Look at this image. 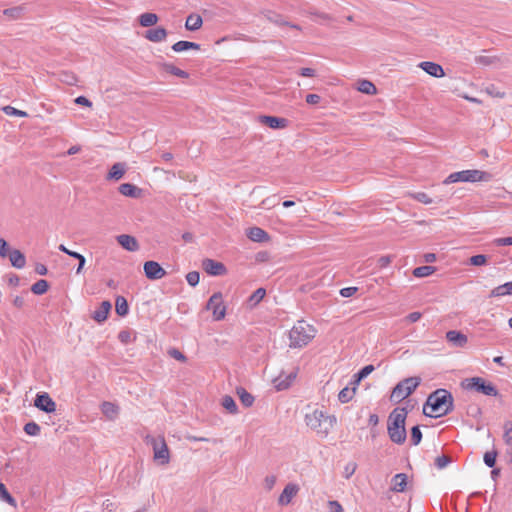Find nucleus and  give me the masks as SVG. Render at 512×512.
Wrapping results in <instances>:
<instances>
[{
	"label": "nucleus",
	"instance_id": "f257e3e1",
	"mask_svg": "<svg viewBox=\"0 0 512 512\" xmlns=\"http://www.w3.org/2000/svg\"><path fill=\"white\" fill-rule=\"evenodd\" d=\"M453 409V397L445 389H438L429 395L423 412L429 417H441L448 414Z\"/></svg>",
	"mask_w": 512,
	"mask_h": 512
},
{
	"label": "nucleus",
	"instance_id": "f03ea898",
	"mask_svg": "<svg viewBox=\"0 0 512 512\" xmlns=\"http://www.w3.org/2000/svg\"><path fill=\"white\" fill-rule=\"evenodd\" d=\"M336 422L337 419L334 415H328L320 409H314L305 414L306 425L322 438L328 436Z\"/></svg>",
	"mask_w": 512,
	"mask_h": 512
},
{
	"label": "nucleus",
	"instance_id": "7ed1b4c3",
	"mask_svg": "<svg viewBox=\"0 0 512 512\" xmlns=\"http://www.w3.org/2000/svg\"><path fill=\"white\" fill-rule=\"evenodd\" d=\"M406 418L407 410L405 408H396L389 415L387 432L391 441L396 444H403L406 441Z\"/></svg>",
	"mask_w": 512,
	"mask_h": 512
},
{
	"label": "nucleus",
	"instance_id": "20e7f679",
	"mask_svg": "<svg viewBox=\"0 0 512 512\" xmlns=\"http://www.w3.org/2000/svg\"><path fill=\"white\" fill-rule=\"evenodd\" d=\"M316 332L313 325L304 320L297 321L289 331V346L291 348L305 347L316 336Z\"/></svg>",
	"mask_w": 512,
	"mask_h": 512
},
{
	"label": "nucleus",
	"instance_id": "39448f33",
	"mask_svg": "<svg viewBox=\"0 0 512 512\" xmlns=\"http://www.w3.org/2000/svg\"><path fill=\"white\" fill-rule=\"evenodd\" d=\"M492 179V175L488 172L472 169L462 170L451 173L445 180L444 184L448 185L456 182H488Z\"/></svg>",
	"mask_w": 512,
	"mask_h": 512
},
{
	"label": "nucleus",
	"instance_id": "423d86ee",
	"mask_svg": "<svg viewBox=\"0 0 512 512\" xmlns=\"http://www.w3.org/2000/svg\"><path fill=\"white\" fill-rule=\"evenodd\" d=\"M421 379L419 377H409L400 381L392 390L390 400L399 403L410 396L416 388L420 385Z\"/></svg>",
	"mask_w": 512,
	"mask_h": 512
},
{
	"label": "nucleus",
	"instance_id": "0eeeda50",
	"mask_svg": "<svg viewBox=\"0 0 512 512\" xmlns=\"http://www.w3.org/2000/svg\"><path fill=\"white\" fill-rule=\"evenodd\" d=\"M149 443L153 448V460L158 465H167L170 462V451L164 437H152Z\"/></svg>",
	"mask_w": 512,
	"mask_h": 512
},
{
	"label": "nucleus",
	"instance_id": "6e6552de",
	"mask_svg": "<svg viewBox=\"0 0 512 512\" xmlns=\"http://www.w3.org/2000/svg\"><path fill=\"white\" fill-rule=\"evenodd\" d=\"M462 386L465 389L476 390L487 396H497L498 394L496 387L492 383L486 382L484 379L480 377L465 379L462 382Z\"/></svg>",
	"mask_w": 512,
	"mask_h": 512
},
{
	"label": "nucleus",
	"instance_id": "1a4fd4ad",
	"mask_svg": "<svg viewBox=\"0 0 512 512\" xmlns=\"http://www.w3.org/2000/svg\"><path fill=\"white\" fill-rule=\"evenodd\" d=\"M206 309L212 311L213 319L220 321L226 316V306L221 292L214 293L206 304Z\"/></svg>",
	"mask_w": 512,
	"mask_h": 512
},
{
	"label": "nucleus",
	"instance_id": "9d476101",
	"mask_svg": "<svg viewBox=\"0 0 512 512\" xmlns=\"http://www.w3.org/2000/svg\"><path fill=\"white\" fill-rule=\"evenodd\" d=\"M300 491V486L297 483L290 482L288 483L282 493L279 495L278 504L280 506H287L291 503L292 499L298 494Z\"/></svg>",
	"mask_w": 512,
	"mask_h": 512
},
{
	"label": "nucleus",
	"instance_id": "9b49d317",
	"mask_svg": "<svg viewBox=\"0 0 512 512\" xmlns=\"http://www.w3.org/2000/svg\"><path fill=\"white\" fill-rule=\"evenodd\" d=\"M34 405L46 413H53L56 411V403L52 400L48 393L38 394L36 396Z\"/></svg>",
	"mask_w": 512,
	"mask_h": 512
},
{
	"label": "nucleus",
	"instance_id": "f8f14e48",
	"mask_svg": "<svg viewBox=\"0 0 512 512\" xmlns=\"http://www.w3.org/2000/svg\"><path fill=\"white\" fill-rule=\"evenodd\" d=\"M144 272L146 277L152 280L161 279L166 275V271L155 261L145 262Z\"/></svg>",
	"mask_w": 512,
	"mask_h": 512
},
{
	"label": "nucleus",
	"instance_id": "ddd939ff",
	"mask_svg": "<svg viewBox=\"0 0 512 512\" xmlns=\"http://www.w3.org/2000/svg\"><path fill=\"white\" fill-rule=\"evenodd\" d=\"M259 123L266 125L272 129H283L287 127L288 121L285 118L261 115L258 118Z\"/></svg>",
	"mask_w": 512,
	"mask_h": 512
},
{
	"label": "nucleus",
	"instance_id": "4468645a",
	"mask_svg": "<svg viewBox=\"0 0 512 512\" xmlns=\"http://www.w3.org/2000/svg\"><path fill=\"white\" fill-rule=\"evenodd\" d=\"M297 372L291 371L289 373H281L273 380L274 386L277 390H285L291 386L296 378Z\"/></svg>",
	"mask_w": 512,
	"mask_h": 512
},
{
	"label": "nucleus",
	"instance_id": "2eb2a0df",
	"mask_svg": "<svg viewBox=\"0 0 512 512\" xmlns=\"http://www.w3.org/2000/svg\"><path fill=\"white\" fill-rule=\"evenodd\" d=\"M418 66L432 77L442 78L445 76L442 66L435 62L423 61Z\"/></svg>",
	"mask_w": 512,
	"mask_h": 512
},
{
	"label": "nucleus",
	"instance_id": "dca6fc26",
	"mask_svg": "<svg viewBox=\"0 0 512 512\" xmlns=\"http://www.w3.org/2000/svg\"><path fill=\"white\" fill-rule=\"evenodd\" d=\"M203 267L208 274L213 276H219L226 273L225 266L221 262L212 259H206L203 262Z\"/></svg>",
	"mask_w": 512,
	"mask_h": 512
},
{
	"label": "nucleus",
	"instance_id": "f3484780",
	"mask_svg": "<svg viewBox=\"0 0 512 512\" xmlns=\"http://www.w3.org/2000/svg\"><path fill=\"white\" fill-rule=\"evenodd\" d=\"M446 339L450 342L454 347L462 348L467 342L468 338L465 334L457 330H450L446 333Z\"/></svg>",
	"mask_w": 512,
	"mask_h": 512
},
{
	"label": "nucleus",
	"instance_id": "a211bd4d",
	"mask_svg": "<svg viewBox=\"0 0 512 512\" xmlns=\"http://www.w3.org/2000/svg\"><path fill=\"white\" fill-rule=\"evenodd\" d=\"M117 242L127 251L134 252L139 249L138 241L135 237L128 234L117 236Z\"/></svg>",
	"mask_w": 512,
	"mask_h": 512
},
{
	"label": "nucleus",
	"instance_id": "6ab92c4d",
	"mask_svg": "<svg viewBox=\"0 0 512 512\" xmlns=\"http://www.w3.org/2000/svg\"><path fill=\"white\" fill-rule=\"evenodd\" d=\"M246 235L253 242L262 243L270 240L269 234L260 227L249 228Z\"/></svg>",
	"mask_w": 512,
	"mask_h": 512
},
{
	"label": "nucleus",
	"instance_id": "aec40b11",
	"mask_svg": "<svg viewBox=\"0 0 512 512\" xmlns=\"http://www.w3.org/2000/svg\"><path fill=\"white\" fill-rule=\"evenodd\" d=\"M167 34L168 33L165 28L157 27L147 30L144 37L151 42L159 43L166 40Z\"/></svg>",
	"mask_w": 512,
	"mask_h": 512
},
{
	"label": "nucleus",
	"instance_id": "412c9836",
	"mask_svg": "<svg viewBox=\"0 0 512 512\" xmlns=\"http://www.w3.org/2000/svg\"><path fill=\"white\" fill-rule=\"evenodd\" d=\"M100 410L108 420H115L119 415V406L113 402L104 401L100 405Z\"/></svg>",
	"mask_w": 512,
	"mask_h": 512
},
{
	"label": "nucleus",
	"instance_id": "4be33fe9",
	"mask_svg": "<svg viewBox=\"0 0 512 512\" xmlns=\"http://www.w3.org/2000/svg\"><path fill=\"white\" fill-rule=\"evenodd\" d=\"M127 170V166L123 162H117L112 165L111 169L109 170L106 179L107 180H114L119 181L123 178Z\"/></svg>",
	"mask_w": 512,
	"mask_h": 512
},
{
	"label": "nucleus",
	"instance_id": "5701e85b",
	"mask_svg": "<svg viewBox=\"0 0 512 512\" xmlns=\"http://www.w3.org/2000/svg\"><path fill=\"white\" fill-rule=\"evenodd\" d=\"M111 307L112 305L109 301H103L99 305V307L93 312L92 318L98 323L104 322L109 315Z\"/></svg>",
	"mask_w": 512,
	"mask_h": 512
},
{
	"label": "nucleus",
	"instance_id": "b1692460",
	"mask_svg": "<svg viewBox=\"0 0 512 512\" xmlns=\"http://www.w3.org/2000/svg\"><path fill=\"white\" fill-rule=\"evenodd\" d=\"M119 192L126 197L140 198L142 189L131 183H123L119 186Z\"/></svg>",
	"mask_w": 512,
	"mask_h": 512
},
{
	"label": "nucleus",
	"instance_id": "393cba45",
	"mask_svg": "<svg viewBox=\"0 0 512 512\" xmlns=\"http://www.w3.org/2000/svg\"><path fill=\"white\" fill-rule=\"evenodd\" d=\"M59 250L64 252L65 254L71 256V257L76 258L79 261L78 266L76 268V273L77 274H81L82 271H83V267L85 265V262H86L85 257L82 254L78 253V252L69 250L63 244L59 245Z\"/></svg>",
	"mask_w": 512,
	"mask_h": 512
},
{
	"label": "nucleus",
	"instance_id": "a878e982",
	"mask_svg": "<svg viewBox=\"0 0 512 512\" xmlns=\"http://www.w3.org/2000/svg\"><path fill=\"white\" fill-rule=\"evenodd\" d=\"M8 257L11 265L15 268L21 269L26 264V258L24 254L17 249L11 250Z\"/></svg>",
	"mask_w": 512,
	"mask_h": 512
},
{
	"label": "nucleus",
	"instance_id": "bb28decb",
	"mask_svg": "<svg viewBox=\"0 0 512 512\" xmlns=\"http://www.w3.org/2000/svg\"><path fill=\"white\" fill-rule=\"evenodd\" d=\"M512 295V281L499 285L491 290L489 297H503Z\"/></svg>",
	"mask_w": 512,
	"mask_h": 512
},
{
	"label": "nucleus",
	"instance_id": "cd10ccee",
	"mask_svg": "<svg viewBox=\"0 0 512 512\" xmlns=\"http://www.w3.org/2000/svg\"><path fill=\"white\" fill-rule=\"evenodd\" d=\"M203 20L198 14H190L185 21V28L189 31H196L202 27Z\"/></svg>",
	"mask_w": 512,
	"mask_h": 512
},
{
	"label": "nucleus",
	"instance_id": "c85d7f7f",
	"mask_svg": "<svg viewBox=\"0 0 512 512\" xmlns=\"http://www.w3.org/2000/svg\"><path fill=\"white\" fill-rule=\"evenodd\" d=\"M407 485V475L404 473L396 474L392 479L391 489L395 492H403Z\"/></svg>",
	"mask_w": 512,
	"mask_h": 512
},
{
	"label": "nucleus",
	"instance_id": "c756f323",
	"mask_svg": "<svg viewBox=\"0 0 512 512\" xmlns=\"http://www.w3.org/2000/svg\"><path fill=\"white\" fill-rule=\"evenodd\" d=\"M189 49L199 50L200 45L195 42L181 40L172 45V50L176 53L184 52Z\"/></svg>",
	"mask_w": 512,
	"mask_h": 512
},
{
	"label": "nucleus",
	"instance_id": "7c9ffc66",
	"mask_svg": "<svg viewBox=\"0 0 512 512\" xmlns=\"http://www.w3.org/2000/svg\"><path fill=\"white\" fill-rule=\"evenodd\" d=\"M159 18L155 13L146 12L138 17L139 24L142 27H152L157 24Z\"/></svg>",
	"mask_w": 512,
	"mask_h": 512
},
{
	"label": "nucleus",
	"instance_id": "2f4dec72",
	"mask_svg": "<svg viewBox=\"0 0 512 512\" xmlns=\"http://www.w3.org/2000/svg\"><path fill=\"white\" fill-rule=\"evenodd\" d=\"M357 90L367 95H374L377 92L375 85L368 80H361L358 82Z\"/></svg>",
	"mask_w": 512,
	"mask_h": 512
},
{
	"label": "nucleus",
	"instance_id": "473e14b6",
	"mask_svg": "<svg viewBox=\"0 0 512 512\" xmlns=\"http://www.w3.org/2000/svg\"><path fill=\"white\" fill-rule=\"evenodd\" d=\"M266 290L264 288H258L253 294L248 298V305L250 308H254L256 305L260 303V301L265 297Z\"/></svg>",
	"mask_w": 512,
	"mask_h": 512
},
{
	"label": "nucleus",
	"instance_id": "72a5a7b5",
	"mask_svg": "<svg viewBox=\"0 0 512 512\" xmlns=\"http://www.w3.org/2000/svg\"><path fill=\"white\" fill-rule=\"evenodd\" d=\"M162 68L165 72L170 73L179 78H188L189 76V74L186 71L174 66L173 64L165 63L162 65Z\"/></svg>",
	"mask_w": 512,
	"mask_h": 512
},
{
	"label": "nucleus",
	"instance_id": "f704fd0d",
	"mask_svg": "<svg viewBox=\"0 0 512 512\" xmlns=\"http://www.w3.org/2000/svg\"><path fill=\"white\" fill-rule=\"evenodd\" d=\"M115 309H116V313L119 316H125L128 314L129 307H128V303L124 297L118 296L116 298Z\"/></svg>",
	"mask_w": 512,
	"mask_h": 512
},
{
	"label": "nucleus",
	"instance_id": "c9c22d12",
	"mask_svg": "<svg viewBox=\"0 0 512 512\" xmlns=\"http://www.w3.org/2000/svg\"><path fill=\"white\" fill-rule=\"evenodd\" d=\"M436 271L434 266H420L413 270V275L417 278H424L432 275Z\"/></svg>",
	"mask_w": 512,
	"mask_h": 512
},
{
	"label": "nucleus",
	"instance_id": "e433bc0d",
	"mask_svg": "<svg viewBox=\"0 0 512 512\" xmlns=\"http://www.w3.org/2000/svg\"><path fill=\"white\" fill-rule=\"evenodd\" d=\"M356 387L355 385H353L352 388H349V387H345L343 388L339 394H338V399L341 403H347L349 402L354 394H355V391H356Z\"/></svg>",
	"mask_w": 512,
	"mask_h": 512
},
{
	"label": "nucleus",
	"instance_id": "4c0bfd02",
	"mask_svg": "<svg viewBox=\"0 0 512 512\" xmlns=\"http://www.w3.org/2000/svg\"><path fill=\"white\" fill-rule=\"evenodd\" d=\"M374 371L373 365H367L363 367L357 374L354 375V380L352 382L353 385L358 386L360 381L367 377L370 373Z\"/></svg>",
	"mask_w": 512,
	"mask_h": 512
},
{
	"label": "nucleus",
	"instance_id": "58836bf2",
	"mask_svg": "<svg viewBox=\"0 0 512 512\" xmlns=\"http://www.w3.org/2000/svg\"><path fill=\"white\" fill-rule=\"evenodd\" d=\"M222 406L231 414H236L238 411L235 400L229 395L222 398Z\"/></svg>",
	"mask_w": 512,
	"mask_h": 512
},
{
	"label": "nucleus",
	"instance_id": "ea45409f",
	"mask_svg": "<svg viewBox=\"0 0 512 512\" xmlns=\"http://www.w3.org/2000/svg\"><path fill=\"white\" fill-rule=\"evenodd\" d=\"M237 394L244 406L250 407L253 404L254 397L250 393H248L244 388H239L237 390Z\"/></svg>",
	"mask_w": 512,
	"mask_h": 512
},
{
	"label": "nucleus",
	"instance_id": "a19ab883",
	"mask_svg": "<svg viewBox=\"0 0 512 512\" xmlns=\"http://www.w3.org/2000/svg\"><path fill=\"white\" fill-rule=\"evenodd\" d=\"M48 287V282L41 279L31 286V291L36 295H42L48 290Z\"/></svg>",
	"mask_w": 512,
	"mask_h": 512
},
{
	"label": "nucleus",
	"instance_id": "79ce46f5",
	"mask_svg": "<svg viewBox=\"0 0 512 512\" xmlns=\"http://www.w3.org/2000/svg\"><path fill=\"white\" fill-rule=\"evenodd\" d=\"M0 499L10 504L11 506L16 507L15 499L10 495L3 483H0Z\"/></svg>",
	"mask_w": 512,
	"mask_h": 512
},
{
	"label": "nucleus",
	"instance_id": "37998d69",
	"mask_svg": "<svg viewBox=\"0 0 512 512\" xmlns=\"http://www.w3.org/2000/svg\"><path fill=\"white\" fill-rule=\"evenodd\" d=\"M357 463L354 461H349L345 464L343 468L342 475L345 479L351 478V476L356 472L357 470Z\"/></svg>",
	"mask_w": 512,
	"mask_h": 512
},
{
	"label": "nucleus",
	"instance_id": "c03bdc74",
	"mask_svg": "<svg viewBox=\"0 0 512 512\" xmlns=\"http://www.w3.org/2000/svg\"><path fill=\"white\" fill-rule=\"evenodd\" d=\"M485 92L489 96L494 97V98H504L506 96V93L504 91L500 90L498 87H496L493 84L488 85L485 88Z\"/></svg>",
	"mask_w": 512,
	"mask_h": 512
},
{
	"label": "nucleus",
	"instance_id": "a18cd8bd",
	"mask_svg": "<svg viewBox=\"0 0 512 512\" xmlns=\"http://www.w3.org/2000/svg\"><path fill=\"white\" fill-rule=\"evenodd\" d=\"M25 8L22 6L12 7L4 10V15L13 19H18L23 14Z\"/></svg>",
	"mask_w": 512,
	"mask_h": 512
},
{
	"label": "nucleus",
	"instance_id": "49530a36",
	"mask_svg": "<svg viewBox=\"0 0 512 512\" xmlns=\"http://www.w3.org/2000/svg\"><path fill=\"white\" fill-rule=\"evenodd\" d=\"M411 196L414 200L423 204H431L433 202L432 198L425 192H416L413 193Z\"/></svg>",
	"mask_w": 512,
	"mask_h": 512
},
{
	"label": "nucleus",
	"instance_id": "de8ad7c7",
	"mask_svg": "<svg viewBox=\"0 0 512 512\" xmlns=\"http://www.w3.org/2000/svg\"><path fill=\"white\" fill-rule=\"evenodd\" d=\"M503 439L507 445L512 446V423L511 422H506L504 424Z\"/></svg>",
	"mask_w": 512,
	"mask_h": 512
},
{
	"label": "nucleus",
	"instance_id": "09e8293b",
	"mask_svg": "<svg viewBox=\"0 0 512 512\" xmlns=\"http://www.w3.org/2000/svg\"><path fill=\"white\" fill-rule=\"evenodd\" d=\"M24 431L31 436H36L40 433V427L35 422H29L25 424Z\"/></svg>",
	"mask_w": 512,
	"mask_h": 512
},
{
	"label": "nucleus",
	"instance_id": "8fccbe9b",
	"mask_svg": "<svg viewBox=\"0 0 512 512\" xmlns=\"http://www.w3.org/2000/svg\"><path fill=\"white\" fill-rule=\"evenodd\" d=\"M3 111L6 115L9 116L26 117L28 115L25 111L18 110L12 106L3 107Z\"/></svg>",
	"mask_w": 512,
	"mask_h": 512
},
{
	"label": "nucleus",
	"instance_id": "3c124183",
	"mask_svg": "<svg viewBox=\"0 0 512 512\" xmlns=\"http://www.w3.org/2000/svg\"><path fill=\"white\" fill-rule=\"evenodd\" d=\"M422 433L419 426H414L411 429V442L413 445H418L421 442Z\"/></svg>",
	"mask_w": 512,
	"mask_h": 512
},
{
	"label": "nucleus",
	"instance_id": "603ef678",
	"mask_svg": "<svg viewBox=\"0 0 512 512\" xmlns=\"http://www.w3.org/2000/svg\"><path fill=\"white\" fill-rule=\"evenodd\" d=\"M277 477L275 475H267L263 480V486L267 491H271L276 485Z\"/></svg>",
	"mask_w": 512,
	"mask_h": 512
},
{
	"label": "nucleus",
	"instance_id": "864d4df0",
	"mask_svg": "<svg viewBox=\"0 0 512 512\" xmlns=\"http://www.w3.org/2000/svg\"><path fill=\"white\" fill-rule=\"evenodd\" d=\"M497 453L495 451H488L484 454V463L488 467H493L496 463Z\"/></svg>",
	"mask_w": 512,
	"mask_h": 512
},
{
	"label": "nucleus",
	"instance_id": "5fc2aeb1",
	"mask_svg": "<svg viewBox=\"0 0 512 512\" xmlns=\"http://www.w3.org/2000/svg\"><path fill=\"white\" fill-rule=\"evenodd\" d=\"M469 261H470L471 265L481 266V265L486 264L487 257L485 255L478 254V255L472 256Z\"/></svg>",
	"mask_w": 512,
	"mask_h": 512
},
{
	"label": "nucleus",
	"instance_id": "6e6d98bb",
	"mask_svg": "<svg viewBox=\"0 0 512 512\" xmlns=\"http://www.w3.org/2000/svg\"><path fill=\"white\" fill-rule=\"evenodd\" d=\"M200 275L196 271H191L186 275V280L189 285L196 286L199 283Z\"/></svg>",
	"mask_w": 512,
	"mask_h": 512
},
{
	"label": "nucleus",
	"instance_id": "4d7b16f0",
	"mask_svg": "<svg viewBox=\"0 0 512 512\" xmlns=\"http://www.w3.org/2000/svg\"><path fill=\"white\" fill-rule=\"evenodd\" d=\"M450 458L448 456L442 455L436 458L435 464L439 469L445 468L450 463Z\"/></svg>",
	"mask_w": 512,
	"mask_h": 512
},
{
	"label": "nucleus",
	"instance_id": "13d9d810",
	"mask_svg": "<svg viewBox=\"0 0 512 512\" xmlns=\"http://www.w3.org/2000/svg\"><path fill=\"white\" fill-rule=\"evenodd\" d=\"M118 339L123 344H128L132 341L131 333L128 330L120 331L118 334Z\"/></svg>",
	"mask_w": 512,
	"mask_h": 512
},
{
	"label": "nucleus",
	"instance_id": "bf43d9fd",
	"mask_svg": "<svg viewBox=\"0 0 512 512\" xmlns=\"http://www.w3.org/2000/svg\"><path fill=\"white\" fill-rule=\"evenodd\" d=\"M11 252L7 242L3 239V238H0V256L1 257H7L9 256V253Z\"/></svg>",
	"mask_w": 512,
	"mask_h": 512
},
{
	"label": "nucleus",
	"instance_id": "052dcab7",
	"mask_svg": "<svg viewBox=\"0 0 512 512\" xmlns=\"http://www.w3.org/2000/svg\"><path fill=\"white\" fill-rule=\"evenodd\" d=\"M496 246L512 245V237L497 238L493 241Z\"/></svg>",
	"mask_w": 512,
	"mask_h": 512
},
{
	"label": "nucleus",
	"instance_id": "680f3d73",
	"mask_svg": "<svg viewBox=\"0 0 512 512\" xmlns=\"http://www.w3.org/2000/svg\"><path fill=\"white\" fill-rule=\"evenodd\" d=\"M357 291L356 287H345L340 290V295L342 297L348 298L353 296Z\"/></svg>",
	"mask_w": 512,
	"mask_h": 512
},
{
	"label": "nucleus",
	"instance_id": "e2e57ef3",
	"mask_svg": "<svg viewBox=\"0 0 512 512\" xmlns=\"http://www.w3.org/2000/svg\"><path fill=\"white\" fill-rule=\"evenodd\" d=\"M305 100L310 105H316L321 101V97L318 94H308Z\"/></svg>",
	"mask_w": 512,
	"mask_h": 512
},
{
	"label": "nucleus",
	"instance_id": "0e129e2a",
	"mask_svg": "<svg viewBox=\"0 0 512 512\" xmlns=\"http://www.w3.org/2000/svg\"><path fill=\"white\" fill-rule=\"evenodd\" d=\"M422 314L420 312H412L405 317V321L415 323L420 320Z\"/></svg>",
	"mask_w": 512,
	"mask_h": 512
},
{
	"label": "nucleus",
	"instance_id": "69168bd1",
	"mask_svg": "<svg viewBox=\"0 0 512 512\" xmlns=\"http://www.w3.org/2000/svg\"><path fill=\"white\" fill-rule=\"evenodd\" d=\"M331 512H344L342 505L338 501H329Z\"/></svg>",
	"mask_w": 512,
	"mask_h": 512
},
{
	"label": "nucleus",
	"instance_id": "338daca9",
	"mask_svg": "<svg viewBox=\"0 0 512 512\" xmlns=\"http://www.w3.org/2000/svg\"><path fill=\"white\" fill-rule=\"evenodd\" d=\"M75 103L78 104V105L86 106V107H91L92 106V102L88 98H86L85 96H78L75 99Z\"/></svg>",
	"mask_w": 512,
	"mask_h": 512
},
{
	"label": "nucleus",
	"instance_id": "774afa93",
	"mask_svg": "<svg viewBox=\"0 0 512 512\" xmlns=\"http://www.w3.org/2000/svg\"><path fill=\"white\" fill-rule=\"evenodd\" d=\"M169 354H170L171 357H173L176 360H179V361H185L186 360V357L177 349L170 350Z\"/></svg>",
	"mask_w": 512,
	"mask_h": 512
}]
</instances>
